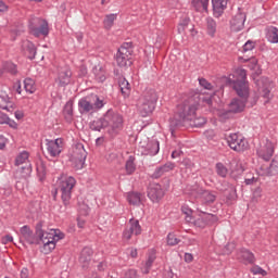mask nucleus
Wrapping results in <instances>:
<instances>
[{
    "label": "nucleus",
    "instance_id": "26",
    "mask_svg": "<svg viewBox=\"0 0 278 278\" xmlns=\"http://www.w3.org/2000/svg\"><path fill=\"white\" fill-rule=\"evenodd\" d=\"M24 53L29 58V60H34L36 58V46L31 41H25L23 45Z\"/></svg>",
    "mask_w": 278,
    "mask_h": 278
},
{
    "label": "nucleus",
    "instance_id": "32",
    "mask_svg": "<svg viewBox=\"0 0 278 278\" xmlns=\"http://www.w3.org/2000/svg\"><path fill=\"white\" fill-rule=\"evenodd\" d=\"M24 89L28 94H34L36 92V81L31 78H26L24 80Z\"/></svg>",
    "mask_w": 278,
    "mask_h": 278
},
{
    "label": "nucleus",
    "instance_id": "2",
    "mask_svg": "<svg viewBox=\"0 0 278 278\" xmlns=\"http://www.w3.org/2000/svg\"><path fill=\"white\" fill-rule=\"evenodd\" d=\"M21 240H25L27 244H38L39 240L42 242L43 247L41 249L45 255H49L53 249H55V243L60 242V240H64V232L60 229H50L48 231L38 230L37 236H34V231L29 226H23L20 229Z\"/></svg>",
    "mask_w": 278,
    "mask_h": 278
},
{
    "label": "nucleus",
    "instance_id": "18",
    "mask_svg": "<svg viewBox=\"0 0 278 278\" xmlns=\"http://www.w3.org/2000/svg\"><path fill=\"white\" fill-rule=\"evenodd\" d=\"M148 197L153 203H159L164 199V189L160 184H151L148 188Z\"/></svg>",
    "mask_w": 278,
    "mask_h": 278
},
{
    "label": "nucleus",
    "instance_id": "57",
    "mask_svg": "<svg viewBox=\"0 0 278 278\" xmlns=\"http://www.w3.org/2000/svg\"><path fill=\"white\" fill-rule=\"evenodd\" d=\"M8 115L0 112V125H5L8 123Z\"/></svg>",
    "mask_w": 278,
    "mask_h": 278
},
{
    "label": "nucleus",
    "instance_id": "13",
    "mask_svg": "<svg viewBox=\"0 0 278 278\" xmlns=\"http://www.w3.org/2000/svg\"><path fill=\"white\" fill-rule=\"evenodd\" d=\"M273 153H275V143L269 139H263L257 148L258 157L268 161L273 157Z\"/></svg>",
    "mask_w": 278,
    "mask_h": 278
},
{
    "label": "nucleus",
    "instance_id": "3",
    "mask_svg": "<svg viewBox=\"0 0 278 278\" xmlns=\"http://www.w3.org/2000/svg\"><path fill=\"white\" fill-rule=\"evenodd\" d=\"M121 127H123V116L118 113H114V111H108L102 118L97 119L91 124V129H94L96 131H101V129L108 128L114 131L121 129Z\"/></svg>",
    "mask_w": 278,
    "mask_h": 278
},
{
    "label": "nucleus",
    "instance_id": "23",
    "mask_svg": "<svg viewBox=\"0 0 278 278\" xmlns=\"http://www.w3.org/2000/svg\"><path fill=\"white\" fill-rule=\"evenodd\" d=\"M0 108L7 112H14V102L10 100V96L5 91L0 92Z\"/></svg>",
    "mask_w": 278,
    "mask_h": 278
},
{
    "label": "nucleus",
    "instance_id": "46",
    "mask_svg": "<svg viewBox=\"0 0 278 278\" xmlns=\"http://www.w3.org/2000/svg\"><path fill=\"white\" fill-rule=\"evenodd\" d=\"M155 262V254L152 253L149 255L147 262H146V270L144 273H149V269L151 268V266H153V263Z\"/></svg>",
    "mask_w": 278,
    "mask_h": 278
},
{
    "label": "nucleus",
    "instance_id": "16",
    "mask_svg": "<svg viewBox=\"0 0 278 278\" xmlns=\"http://www.w3.org/2000/svg\"><path fill=\"white\" fill-rule=\"evenodd\" d=\"M216 220H218V217H216V215L201 212L198 215V218L193 220V225L195 227L204 229V227H207V225H213V223H216Z\"/></svg>",
    "mask_w": 278,
    "mask_h": 278
},
{
    "label": "nucleus",
    "instance_id": "53",
    "mask_svg": "<svg viewBox=\"0 0 278 278\" xmlns=\"http://www.w3.org/2000/svg\"><path fill=\"white\" fill-rule=\"evenodd\" d=\"M205 138H207V140H214V137L216 136V134L214 132V130H206L204 132Z\"/></svg>",
    "mask_w": 278,
    "mask_h": 278
},
{
    "label": "nucleus",
    "instance_id": "30",
    "mask_svg": "<svg viewBox=\"0 0 278 278\" xmlns=\"http://www.w3.org/2000/svg\"><path fill=\"white\" fill-rule=\"evenodd\" d=\"M244 62H249L248 66L251 68V71H254L256 75L262 74V67H260V63L257 62V59L251 58L249 60L244 59Z\"/></svg>",
    "mask_w": 278,
    "mask_h": 278
},
{
    "label": "nucleus",
    "instance_id": "43",
    "mask_svg": "<svg viewBox=\"0 0 278 278\" xmlns=\"http://www.w3.org/2000/svg\"><path fill=\"white\" fill-rule=\"evenodd\" d=\"M181 242L179 238L175 233H168L167 235V244L168 247H177V244Z\"/></svg>",
    "mask_w": 278,
    "mask_h": 278
},
{
    "label": "nucleus",
    "instance_id": "61",
    "mask_svg": "<svg viewBox=\"0 0 278 278\" xmlns=\"http://www.w3.org/2000/svg\"><path fill=\"white\" fill-rule=\"evenodd\" d=\"M0 12H8V4L3 0H0Z\"/></svg>",
    "mask_w": 278,
    "mask_h": 278
},
{
    "label": "nucleus",
    "instance_id": "24",
    "mask_svg": "<svg viewBox=\"0 0 278 278\" xmlns=\"http://www.w3.org/2000/svg\"><path fill=\"white\" fill-rule=\"evenodd\" d=\"M170 170H175V164L170 162L165 163L164 165L155 168L152 177L154 179H160V177H163V175H166V173H170Z\"/></svg>",
    "mask_w": 278,
    "mask_h": 278
},
{
    "label": "nucleus",
    "instance_id": "44",
    "mask_svg": "<svg viewBox=\"0 0 278 278\" xmlns=\"http://www.w3.org/2000/svg\"><path fill=\"white\" fill-rule=\"evenodd\" d=\"M216 173L217 175H219V177H227V167H225V165H223V163H217L216 164Z\"/></svg>",
    "mask_w": 278,
    "mask_h": 278
},
{
    "label": "nucleus",
    "instance_id": "17",
    "mask_svg": "<svg viewBox=\"0 0 278 278\" xmlns=\"http://www.w3.org/2000/svg\"><path fill=\"white\" fill-rule=\"evenodd\" d=\"M130 56H131V48L127 46H122L116 53V63L122 68H124L125 66H127V64H131V62H129Z\"/></svg>",
    "mask_w": 278,
    "mask_h": 278
},
{
    "label": "nucleus",
    "instance_id": "29",
    "mask_svg": "<svg viewBox=\"0 0 278 278\" xmlns=\"http://www.w3.org/2000/svg\"><path fill=\"white\" fill-rule=\"evenodd\" d=\"M268 42H271L273 45H277L278 42V29L277 27H269L267 29L266 34Z\"/></svg>",
    "mask_w": 278,
    "mask_h": 278
},
{
    "label": "nucleus",
    "instance_id": "52",
    "mask_svg": "<svg viewBox=\"0 0 278 278\" xmlns=\"http://www.w3.org/2000/svg\"><path fill=\"white\" fill-rule=\"evenodd\" d=\"M13 241H14V238L10 235L4 236L1 240L2 244H9V242H13Z\"/></svg>",
    "mask_w": 278,
    "mask_h": 278
},
{
    "label": "nucleus",
    "instance_id": "25",
    "mask_svg": "<svg viewBox=\"0 0 278 278\" xmlns=\"http://www.w3.org/2000/svg\"><path fill=\"white\" fill-rule=\"evenodd\" d=\"M238 260H240V262H243L244 264H253V262L255 261V256L249 250H241L238 253Z\"/></svg>",
    "mask_w": 278,
    "mask_h": 278
},
{
    "label": "nucleus",
    "instance_id": "22",
    "mask_svg": "<svg viewBox=\"0 0 278 278\" xmlns=\"http://www.w3.org/2000/svg\"><path fill=\"white\" fill-rule=\"evenodd\" d=\"M227 3H229V0H212L213 14L215 18H220V16H223V12L227 10Z\"/></svg>",
    "mask_w": 278,
    "mask_h": 278
},
{
    "label": "nucleus",
    "instance_id": "60",
    "mask_svg": "<svg viewBox=\"0 0 278 278\" xmlns=\"http://www.w3.org/2000/svg\"><path fill=\"white\" fill-rule=\"evenodd\" d=\"M77 225H78L79 229H84V227L86 225V219H83L81 217H78Z\"/></svg>",
    "mask_w": 278,
    "mask_h": 278
},
{
    "label": "nucleus",
    "instance_id": "35",
    "mask_svg": "<svg viewBox=\"0 0 278 278\" xmlns=\"http://www.w3.org/2000/svg\"><path fill=\"white\" fill-rule=\"evenodd\" d=\"M63 114L67 123H71V121H73V102H67L65 104Z\"/></svg>",
    "mask_w": 278,
    "mask_h": 278
},
{
    "label": "nucleus",
    "instance_id": "54",
    "mask_svg": "<svg viewBox=\"0 0 278 278\" xmlns=\"http://www.w3.org/2000/svg\"><path fill=\"white\" fill-rule=\"evenodd\" d=\"M5 125H9V127H12V129H16L18 127V124H16V122H14V119H11L10 117H8Z\"/></svg>",
    "mask_w": 278,
    "mask_h": 278
},
{
    "label": "nucleus",
    "instance_id": "38",
    "mask_svg": "<svg viewBox=\"0 0 278 278\" xmlns=\"http://www.w3.org/2000/svg\"><path fill=\"white\" fill-rule=\"evenodd\" d=\"M93 75L96 76L98 81H105V72L101 65H98L93 68Z\"/></svg>",
    "mask_w": 278,
    "mask_h": 278
},
{
    "label": "nucleus",
    "instance_id": "62",
    "mask_svg": "<svg viewBox=\"0 0 278 278\" xmlns=\"http://www.w3.org/2000/svg\"><path fill=\"white\" fill-rule=\"evenodd\" d=\"M23 116H24L23 112H21V111H16V112H15V118H16L17 121H21V118H23Z\"/></svg>",
    "mask_w": 278,
    "mask_h": 278
},
{
    "label": "nucleus",
    "instance_id": "15",
    "mask_svg": "<svg viewBox=\"0 0 278 278\" xmlns=\"http://www.w3.org/2000/svg\"><path fill=\"white\" fill-rule=\"evenodd\" d=\"M71 77H73V72H71V67H58L55 84L61 88H64L65 86H68V84H71Z\"/></svg>",
    "mask_w": 278,
    "mask_h": 278
},
{
    "label": "nucleus",
    "instance_id": "9",
    "mask_svg": "<svg viewBox=\"0 0 278 278\" xmlns=\"http://www.w3.org/2000/svg\"><path fill=\"white\" fill-rule=\"evenodd\" d=\"M189 194L195 199H200L203 205H212L216 201V192L205 190L199 185H193L189 189Z\"/></svg>",
    "mask_w": 278,
    "mask_h": 278
},
{
    "label": "nucleus",
    "instance_id": "14",
    "mask_svg": "<svg viewBox=\"0 0 278 278\" xmlns=\"http://www.w3.org/2000/svg\"><path fill=\"white\" fill-rule=\"evenodd\" d=\"M140 233H142L140 222H138V219L131 218L123 232V240H125V242H129L132 236H140Z\"/></svg>",
    "mask_w": 278,
    "mask_h": 278
},
{
    "label": "nucleus",
    "instance_id": "20",
    "mask_svg": "<svg viewBox=\"0 0 278 278\" xmlns=\"http://www.w3.org/2000/svg\"><path fill=\"white\" fill-rule=\"evenodd\" d=\"M62 139L46 140V149L51 157H58L62 153Z\"/></svg>",
    "mask_w": 278,
    "mask_h": 278
},
{
    "label": "nucleus",
    "instance_id": "11",
    "mask_svg": "<svg viewBox=\"0 0 278 278\" xmlns=\"http://www.w3.org/2000/svg\"><path fill=\"white\" fill-rule=\"evenodd\" d=\"M156 101L157 97L155 96V93H153L152 96H146L144 98H141L137 104L139 114L143 117L153 114Z\"/></svg>",
    "mask_w": 278,
    "mask_h": 278
},
{
    "label": "nucleus",
    "instance_id": "21",
    "mask_svg": "<svg viewBox=\"0 0 278 278\" xmlns=\"http://www.w3.org/2000/svg\"><path fill=\"white\" fill-rule=\"evenodd\" d=\"M245 21H247V15L244 13H238L230 21V29L232 31H242V29H244Z\"/></svg>",
    "mask_w": 278,
    "mask_h": 278
},
{
    "label": "nucleus",
    "instance_id": "6",
    "mask_svg": "<svg viewBox=\"0 0 278 278\" xmlns=\"http://www.w3.org/2000/svg\"><path fill=\"white\" fill-rule=\"evenodd\" d=\"M105 105V100L97 94L87 96L78 101V110L80 114H94Z\"/></svg>",
    "mask_w": 278,
    "mask_h": 278
},
{
    "label": "nucleus",
    "instance_id": "4",
    "mask_svg": "<svg viewBox=\"0 0 278 278\" xmlns=\"http://www.w3.org/2000/svg\"><path fill=\"white\" fill-rule=\"evenodd\" d=\"M197 110H199V102L193 98H190L178 105L176 119L179 123L192 122L197 116Z\"/></svg>",
    "mask_w": 278,
    "mask_h": 278
},
{
    "label": "nucleus",
    "instance_id": "40",
    "mask_svg": "<svg viewBox=\"0 0 278 278\" xmlns=\"http://www.w3.org/2000/svg\"><path fill=\"white\" fill-rule=\"evenodd\" d=\"M191 127H203L207 121L205 117H194L191 122H188Z\"/></svg>",
    "mask_w": 278,
    "mask_h": 278
},
{
    "label": "nucleus",
    "instance_id": "63",
    "mask_svg": "<svg viewBox=\"0 0 278 278\" xmlns=\"http://www.w3.org/2000/svg\"><path fill=\"white\" fill-rule=\"evenodd\" d=\"M130 256L131 257H138V250H131L130 251Z\"/></svg>",
    "mask_w": 278,
    "mask_h": 278
},
{
    "label": "nucleus",
    "instance_id": "12",
    "mask_svg": "<svg viewBox=\"0 0 278 278\" xmlns=\"http://www.w3.org/2000/svg\"><path fill=\"white\" fill-rule=\"evenodd\" d=\"M29 30L33 36H36V38L39 36H49V22L36 17L30 22Z\"/></svg>",
    "mask_w": 278,
    "mask_h": 278
},
{
    "label": "nucleus",
    "instance_id": "48",
    "mask_svg": "<svg viewBox=\"0 0 278 278\" xmlns=\"http://www.w3.org/2000/svg\"><path fill=\"white\" fill-rule=\"evenodd\" d=\"M255 49V42L249 40L243 46V53H247L248 51H253Z\"/></svg>",
    "mask_w": 278,
    "mask_h": 278
},
{
    "label": "nucleus",
    "instance_id": "36",
    "mask_svg": "<svg viewBox=\"0 0 278 278\" xmlns=\"http://www.w3.org/2000/svg\"><path fill=\"white\" fill-rule=\"evenodd\" d=\"M117 15L112 13L105 16L104 18V28L105 29H112L113 25H114V21H116Z\"/></svg>",
    "mask_w": 278,
    "mask_h": 278
},
{
    "label": "nucleus",
    "instance_id": "33",
    "mask_svg": "<svg viewBox=\"0 0 278 278\" xmlns=\"http://www.w3.org/2000/svg\"><path fill=\"white\" fill-rule=\"evenodd\" d=\"M136 157L129 156L128 160L126 161V173L127 175H134L136 173Z\"/></svg>",
    "mask_w": 278,
    "mask_h": 278
},
{
    "label": "nucleus",
    "instance_id": "1",
    "mask_svg": "<svg viewBox=\"0 0 278 278\" xmlns=\"http://www.w3.org/2000/svg\"><path fill=\"white\" fill-rule=\"evenodd\" d=\"M237 79L233 80V88L241 99H232L227 111H217V116L225 121L229 114L244 112L247 99L249 98V83H247V70L239 68L235 73Z\"/></svg>",
    "mask_w": 278,
    "mask_h": 278
},
{
    "label": "nucleus",
    "instance_id": "41",
    "mask_svg": "<svg viewBox=\"0 0 278 278\" xmlns=\"http://www.w3.org/2000/svg\"><path fill=\"white\" fill-rule=\"evenodd\" d=\"M140 201H141L140 193L132 192L128 194V202L131 205H140Z\"/></svg>",
    "mask_w": 278,
    "mask_h": 278
},
{
    "label": "nucleus",
    "instance_id": "50",
    "mask_svg": "<svg viewBox=\"0 0 278 278\" xmlns=\"http://www.w3.org/2000/svg\"><path fill=\"white\" fill-rule=\"evenodd\" d=\"M4 70H7L8 73H11L12 75H16V66L14 65V63H7L4 65Z\"/></svg>",
    "mask_w": 278,
    "mask_h": 278
},
{
    "label": "nucleus",
    "instance_id": "5",
    "mask_svg": "<svg viewBox=\"0 0 278 278\" xmlns=\"http://www.w3.org/2000/svg\"><path fill=\"white\" fill-rule=\"evenodd\" d=\"M58 192L61 193V199L64 205H68L71 201V197L73 194V188L77 185V180L73 176H68L66 174H62L56 181Z\"/></svg>",
    "mask_w": 278,
    "mask_h": 278
},
{
    "label": "nucleus",
    "instance_id": "10",
    "mask_svg": "<svg viewBox=\"0 0 278 278\" xmlns=\"http://www.w3.org/2000/svg\"><path fill=\"white\" fill-rule=\"evenodd\" d=\"M227 144L232 151L237 153H244V151H249V141L244 136L240 134H230L227 138Z\"/></svg>",
    "mask_w": 278,
    "mask_h": 278
},
{
    "label": "nucleus",
    "instance_id": "45",
    "mask_svg": "<svg viewBox=\"0 0 278 278\" xmlns=\"http://www.w3.org/2000/svg\"><path fill=\"white\" fill-rule=\"evenodd\" d=\"M261 97L265 99L264 103H268L270 99H273V94L270 93V89L268 87L263 88L261 92Z\"/></svg>",
    "mask_w": 278,
    "mask_h": 278
},
{
    "label": "nucleus",
    "instance_id": "31",
    "mask_svg": "<svg viewBox=\"0 0 278 278\" xmlns=\"http://www.w3.org/2000/svg\"><path fill=\"white\" fill-rule=\"evenodd\" d=\"M119 89L124 97H129V92H131V86L129 85V81L127 79L122 78L119 80Z\"/></svg>",
    "mask_w": 278,
    "mask_h": 278
},
{
    "label": "nucleus",
    "instance_id": "49",
    "mask_svg": "<svg viewBox=\"0 0 278 278\" xmlns=\"http://www.w3.org/2000/svg\"><path fill=\"white\" fill-rule=\"evenodd\" d=\"M199 84H200V86H202V88H205V90H212V84H210V81H207V79L200 78Z\"/></svg>",
    "mask_w": 278,
    "mask_h": 278
},
{
    "label": "nucleus",
    "instance_id": "58",
    "mask_svg": "<svg viewBox=\"0 0 278 278\" xmlns=\"http://www.w3.org/2000/svg\"><path fill=\"white\" fill-rule=\"evenodd\" d=\"M21 278H29V269L27 268H22L21 270Z\"/></svg>",
    "mask_w": 278,
    "mask_h": 278
},
{
    "label": "nucleus",
    "instance_id": "51",
    "mask_svg": "<svg viewBox=\"0 0 278 278\" xmlns=\"http://www.w3.org/2000/svg\"><path fill=\"white\" fill-rule=\"evenodd\" d=\"M125 278H138V271L130 269L126 273Z\"/></svg>",
    "mask_w": 278,
    "mask_h": 278
},
{
    "label": "nucleus",
    "instance_id": "59",
    "mask_svg": "<svg viewBox=\"0 0 278 278\" xmlns=\"http://www.w3.org/2000/svg\"><path fill=\"white\" fill-rule=\"evenodd\" d=\"M194 256L190 253H186L185 254V262H187L188 264H190V262H193Z\"/></svg>",
    "mask_w": 278,
    "mask_h": 278
},
{
    "label": "nucleus",
    "instance_id": "42",
    "mask_svg": "<svg viewBox=\"0 0 278 278\" xmlns=\"http://www.w3.org/2000/svg\"><path fill=\"white\" fill-rule=\"evenodd\" d=\"M181 212H182V214L186 215L185 220L187 223H193L194 218H192V208H190L188 206H182Z\"/></svg>",
    "mask_w": 278,
    "mask_h": 278
},
{
    "label": "nucleus",
    "instance_id": "8",
    "mask_svg": "<svg viewBox=\"0 0 278 278\" xmlns=\"http://www.w3.org/2000/svg\"><path fill=\"white\" fill-rule=\"evenodd\" d=\"M87 156L88 153L86 152L84 144L78 143L70 152V162L76 170H81V168H84V164H86Z\"/></svg>",
    "mask_w": 278,
    "mask_h": 278
},
{
    "label": "nucleus",
    "instance_id": "7",
    "mask_svg": "<svg viewBox=\"0 0 278 278\" xmlns=\"http://www.w3.org/2000/svg\"><path fill=\"white\" fill-rule=\"evenodd\" d=\"M15 172L16 179H27L31 175V162L29 161V152L24 151L20 153L15 159Z\"/></svg>",
    "mask_w": 278,
    "mask_h": 278
},
{
    "label": "nucleus",
    "instance_id": "19",
    "mask_svg": "<svg viewBox=\"0 0 278 278\" xmlns=\"http://www.w3.org/2000/svg\"><path fill=\"white\" fill-rule=\"evenodd\" d=\"M258 175L263 177H273L278 175V156L274 157L269 165H262L258 170Z\"/></svg>",
    "mask_w": 278,
    "mask_h": 278
},
{
    "label": "nucleus",
    "instance_id": "39",
    "mask_svg": "<svg viewBox=\"0 0 278 278\" xmlns=\"http://www.w3.org/2000/svg\"><path fill=\"white\" fill-rule=\"evenodd\" d=\"M149 155H157L160 153V142L152 141L148 144Z\"/></svg>",
    "mask_w": 278,
    "mask_h": 278
},
{
    "label": "nucleus",
    "instance_id": "47",
    "mask_svg": "<svg viewBox=\"0 0 278 278\" xmlns=\"http://www.w3.org/2000/svg\"><path fill=\"white\" fill-rule=\"evenodd\" d=\"M251 273H253V275H262L263 277H266V275H268V273L260 266L252 267Z\"/></svg>",
    "mask_w": 278,
    "mask_h": 278
},
{
    "label": "nucleus",
    "instance_id": "28",
    "mask_svg": "<svg viewBox=\"0 0 278 278\" xmlns=\"http://www.w3.org/2000/svg\"><path fill=\"white\" fill-rule=\"evenodd\" d=\"M192 5L198 12H207L210 0H192Z\"/></svg>",
    "mask_w": 278,
    "mask_h": 278
},
{
    "label": "nucleus",
    "instance_id": "55",
    "mask_svg": "<svg viewBox=\"0 0 278 278\" xmlns=\"http://www.w3.org/2000/svg\"><path fill=\"white\" fill-rule=\"evenodd\" d=\"M5 144H8V139L0 135V151L5 149Z\"/></svg>",
    "mask_w": 278,
    "mask_h": 278
},
{
    "label": "nucleus",
    "instance_id": "34",
    "mask_svg": "<svg viewBox=\"0 0 278 278\" xmlns=\"http://www.w3.org/2000/svg\"><path fill=\"white\" fill-rule=\"evenodd\" d=\"M92 256V250L90 248L83 249L79 257L80 264H88L90 257Z\"/></svg>",
    "mask_w": 278,
    "mask_h": 278
},
{
    "label": "nucleus",
    "instance_id": "56",
    "mask_svg": "<svg viewBox=\"0 0 278 278\" xmlns=\"http://www.w3.org/2000/svg\"><path fill=\"white\" fill-rule=\"evenodd\" d=\"M13 89L15 90V92H17V94H22L23 90L21 89V81L15 83Z\"/></svg>",
    "mask_w": 278,
    "mask_h": 278
},
{
    "label": "nucleus",
    "instance_id": "37",
    "mask_svg": "<svg viewBox=\"0 0 278 278\" xmlns=\"http://www.w3.org/2000/svg\"><path fill=\"white\" fill-rule=\"evenodd\" d=\"M190 25V17H184L180 20L178 24V34H186V29H188Z\"/></svg>",
    "mask_w": 278,
    "mask_h": 278
},
{
    "label": "nucleus",
    "instance_id": "64",
    "mask_svg": "<svg viewBox=\"0 0 278 278\" xmlns=\"http://www.w3.org/2000/svg\"><path fill=\"white\" fill-rule=\"evenodd\" d=\"M207 105H212V98H207L206 100Z\"/></svg>",
    "mask_w": 278,
    "mask_h": 278
},
{
    "label": "nucleus",
    "instance_id": "27",
    "mask_svg": "<svg viewBox=\"0 0 278 278\" xmlns=\"http://www.w3.org/2000/svg\"><path fill=\"white\" fill-rule=\"evenodd\" d=\"M216 29H217L216 21H214V18H212V17H207L206 18V34H207V36H210V38H215L216 37Z\"/></svg>",
    "mask_w": 278,
    "mask_h": 278
}]
</instances>
